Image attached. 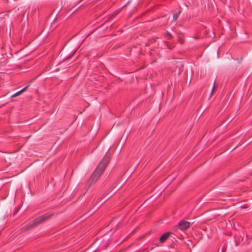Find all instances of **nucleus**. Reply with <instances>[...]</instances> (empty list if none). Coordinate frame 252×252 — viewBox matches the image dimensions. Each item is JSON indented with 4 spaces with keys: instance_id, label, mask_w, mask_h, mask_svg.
<instances>
[{
    "instance_id": "obj_11",
    "label": "nucleus",
    "mask_w": 252,
    "mask_h": 252,
    "mask_svg": "<svg viewBox=\"0 0 252 252\" xmlns=\"http://www.w3.org/2000/svg\"><path fill=\"white\" fill-rule=\"evenodd\" d=\"M179 42H180L181 44H182L184 43V40H183L180 39H179Z\"/></svg>"
},
{
    "instance_id": "obj_1",
    "label": "nucleus",
    "mask_w": 252,
    "mask_h": 252,
    "mask_svg": "<svg viewBox=\"0 0 252 252\" xmlns=\"http://www.w3.org/2000/svg\"><path fill=\"white\" fill-rule=\"evenodd\" d=\"M109 157L106 154L103 159L97 166L95 171L91 175L89 180V187L94 184L100 175L103 173L109 162Z\"/></svg>"
},
{
    "instance_id": "obj_4",
    "label": "nucleus",
    "mask_w": 252,
    "mask_h": 252,
    "mask_svg": "<svg viewBox=\"0 0 252 252\" xmlns=\"http://www.w3.org/2000/svg\"><path fill=\"white\" fill-rule=\"evenodd\" d=\"M170 232H166L163 233L159 238V241L161 243L165 242L171 235Z\"/></svg>"
},
{
    "instance_id": "obj_2",
    "label": "nucleus",
    "mask_w": 252,
    "mask_h": 252,
    "mask_svg": "<svg viewBox=\"0 0 252 252\" xmlns=\"http://www.w3.org/2000/svg\"><path fill=\"white\" fill-rule=\"evenodd\" d=\"M53 216V214H50L48 213H45L44 215L34 219L32 222L28 223L23 227V229L24 230H28L34 228L49 220Z\"/></svg>"
},
{
    "instance_id": "obj_5",
    "label": "nucleus",
    "mask_w": 252,
    "mask_h": 252,
    "mask_svg": "<svg viewBox=\"0 0 252 252\" xmlns=\"http://www.w3.org/2000/svg\"><path fill=\"white\" fill-rule=\"evenodd\" d=\"M29 86L28 85V86H26L25 87H24V88H23L22 90H21L19 91L16 92L14 94L11 95V97H16V96L21 94H22V93L24 92L28 88Z\"/></svg>"
},
{
    "instance_id": "obj_15",
    "label": "nucleus",
    "mask_w": 252,
    "mask_h": 252,
    "mask_svg": "<svg viewBox=\"0 0 252 252\" xmlns=\"http://www.w3.org/2000/svg\"><path fill=\"white\" fill-rule=\"evenodd\" d=\"M149 45V43H147L146 46H148Z\"/></svg>"
},
{
    "instance_id": "obj_14",
    "label": "nucleus",
    "mask_w": 252,
    "mask_h": 252,
    "mask_svg": "<svg viewBox=\"0 0 252 252\" xmlns=\"http://www.w3.org/2000/svg\"><path fill=\"white\" fill-rule=\"evenodd\" d=\"M194 38H195V39H198V38H199V37H194Z\"/></svg>"
},
{
    "instance_id": "obj_13",
    "label": "nucleus",
    "mask_w": 252,
    "mask_h": 252,
    "mask_svg": "<svg viewBox=\"0 0 252 252\" xmlns=\"http://www.w3.org/2000/svg\"><path fill=\"white\" fill-rule=\"evenodd\" d=\"M154 248V247H151V248H150V250H151H151H152Z\"/></svg>"
},
{
    "instance_id": "obj_7",
    "label": "nucleus",
    "mask_w": 252,
    "mask_h": 252,
    "mask_svg": "<svg viewBox=\"0 0 252 252\" xmlns=\"http://www.w3.org/2000/svg\"><path fill=\"white\" fill-rule=\"evenodd\" d=\"M165 44L166 45V47L168 49L171 50L175 47V44L172 43L170 44L168 42L164 41Z\"/></svg>"
},
{
    "instance_id": "obj_6",
    "label": "nucleus",
    "mask_w": 252,
    "mask_h": 252,
    "mask_svg": "<svg viewBox=\"0 0 252 252\" xmlns=\"http://www.w3.org/2000/svg\"><path fill=\"white\" fill-rule=\"evenodd\" d=\"M164 35L168 40H171L173 38V36L168 31L166 32Z\"/></svg>"
},
{
    "instance_id": "obj_10",
    "label": "nucleus",
    "mask_w": 252,
    "mask_h": 252,
    "mask_svg": "<svg viewBox=\"0 0 252 252\" xmlns=\"http://www.w3.org/2000/svg\"><path fill=\"white\" fill-rule=\"evenodd\" d=\"M140 252H148L149 250L148 248H144L142 250H140Z\"/></svg>"
},
{
    "instance_id": "obj_8",
    "label": "nucleus",
    "mask_w": 252,
    "mask_h": 252,
    "mask_svg": "<svg viewBox=\"0 0 252 252\" xmlns=\"http://www.w3.org/2000/svg\"><path fill=\"white\" fill-rule=\"evenodd\" d=\"M180 13H181V10H179L178 13H175L173 14V20L174 21H175L177 20Z\"/></svg>"
},
{
    "instance_id": "obj_3",
    "label": "nucleus",
    "mask_w": 252,
    "mask_h": 252,
    "mask_svg": "<svg viewBox=\"0 0 252 252\" xmlns=\"http://www.w3.org/2000/svg\"><path fill=\"white\" fill-rule=\"evenodd\" d=\"M190 227V222L185 221L182 220L179 222L178 224L176 226V229L181 230L184 231Z\"/></svg>"
},
{
    "instance_id": "obj_12",
    "label": "nucleus",
    "mask_w": 252,
    "mask_h": 252,
    "mask_svg": "<svg viewBox=\"0 0 252 252\" xmlns=\"http://www.w3.org/2000/svg\"><path fill=\"white\" fill-rule=\"evenodd\" d=\"M214 89H215V87H213V89H212V93H213V91H214Z\"/></svg>"
},
{
    "instance_id": "obj_9",
    "label": "nucleus",
    "mask_w": 252,
    "mask_h": 252,
    "mask_svg": "<svg viewBox=\"0 0 252 252\" xmlns=\"http://www.w3.org/2000/svg\"><path fill=\"white\" fill-rule=\"evenodd\" d=\"M158 37H157L153 38L152 39L149 41V43L155 42L157 39H158Z\"/></svg>"
}]
</instances>
